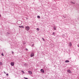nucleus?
I'll use <instances>...</instances> for the list:
<instances>
[{
    "mask_svg": "<svg viewBox=\"0 0 79 79\" xmlns=\"http://www.w3.org/2000/svg\"><path fill=\"white\" fill-rule=\"evenodd\" d=\"M25 28L27 31H29L30 29V27L28 26L25 27Z\"/></svg>",
    "mask_w": 79,
    "mask_h": 79,
    "instance_id": "f257e3e1",
    "label": "nucleus"
},
{
    "mask_svg": "<svg viewBox=\"0 0 79 79\" xmlns=\"http://www.w3.org/2000/svg\"><path fill=\"white\" fill-rule=\"evenodd\" d=\"M14 64H15L14 62H11L10 63V64H11V66H14Z\"/></svg>",
    "mask_w": 79,
    "mask_h": 79,
    "instance_id": "f03ea898",
    "label": "nucleus"
},
{
    "mask_svg": "<svg viewBox=\"0 0 79 79\" xmlns=\"http://www.w3.org/2000/svg\"><path fill=\"white\" fill-rule=\"evenodd\" d=\"M34 56V53H31V57H32Z\"/></svg>",
    "mask_w": 79,
    "mask_h": 79,
    "instance_id": "7ed1b4c3",
    "label": "nucleus"
},
{
    "mask_svg": "<svg viewBox=\"0 0 79 79\" xmlns=\"http://www.w3.org/2000/svg\"><path fill=\"white\" fill-rule=\"evenodd\" d=\"M40 71H41V72H42V73H45V72H44V70L42 69H41Z\"/></svg>",
    "mask_w": 79,
    "mask_h": 79,
    "instance_id": "20e7f679",
    "label": "nucleus"
},
{
    "mask_svg": "<svg viewBox=\"0 0 79 79\" xmlns=\"http://www.w3.org/2000/svg\"><path fill=\"white\" fill-rule=\"evenodd\" d=\"M67 72L69 73H72V72L71 71L69 70H67Z\"/></svg>",
    "mask_w": 79,
    "mask_h": 79,
    "instance_id": "39448f33",
    "label": "nucleus"
},
{
    "mask_svg": "<svg viewBox=\"0 0 79 79\" xmlns=\"http://www.w3.org/2000/svg\"><path fill=\"white\" fill-rule=\"evenodd\" d=\"M69 47H71V46H72V44L71 42H70L69 43Z\"/></svg>",
    "mask_w": 79,
    "mask_h": 79,
    "instance_id": "423d86ee",
    "label": "nucleus"
},
{
    "mask_svg": "<svg viewBox=\"0 0 79 79\" xmlns=\"http://www.w3.org/2000/svg\"><path fill=\"white\" fill-rule=\"evenodd\" d=\"M28 73L30 74H32V73L31 71H28Z\"/></svg>",
    "mask_w": 79,
    "mask_h": 79,
    "instance_id": "0eeeda50",
    "label": "nucleus"
},
{
    "mask_svg": "<svg viewBox=\"0 0 79 79\" xmlns=\"http://www.w3.org/2000/svg\"><path fill=\"white\" fill-rule=\"evenodd\" d=\"M65 63H69V61L67 60L65 61Z\"/></svg>",
    "mask_w": 79,
    "mask_h": 79,
    "instance_id": "6e6552de",
    "label": "nucleus"
},
{
    "mask_svg": "<svg viewBox=\"0 0 79 79\" xmlns=\"http://www.w3.org/2000/svg\"><path fill=\"white\" fill-rule=\"evenodd\" d=\"M19 27H22V28H24V26H19Z\"/></svg>",
    "mask_w": 79,
    "mask_h": 79,
    "instance_id": "1a4fd4ad",
    "label": "nucleus"
},
{
    "mask_svg": "<svg viewBox=\"0 0 79 79\" xmlns=\"http://www.w3.org/2000/svg\"><path fill=\"white\" fill-rule=\"evenodd\" d=\"M37 18H40V16H38Z\"/></svg>",
    "mask_w": 79,
    "mask_h": 79,
    "instance_id": "9d476101",
    "label": "nucleus"
},
{
    "mask_svg": "<svg viewBox=\"0 0 79 79\" xmlns=\"http://www.w3.org/2000/svg\"><path fill=\"white\" fill-rule=\"evenodd\" d=\"M22 71V72H22L23 73V74H24L25 73H24V71L22 70V71Z\"/></svg>",
    "mask_w": 79,
    "mask_h": 79,
    "instance_id": "9b49d317",
    "label": "nucleus"
},
{
    "mask_svg": "<svg viewBox=\"0 0 79 79\" xmlns=\"http://www.w3.org/2000/svg\"><path fill=\"white\" fill-rule=\"evenodd\" d=\"M37 31H39V28H37Z\"/></svg>",
    "mask_w": 79,
    "mask_h": 79,
    "instance_id": "f8f14e48",
    "label": "nucleus"
},
{
    "mask_svg": "<svg viewBox=\"0 0 79 79\" xmlns=\"http://www.w3.org/2000/svg\"><path fill=\"white\" fill-rule=\"evenodd\" d=\"M0 65H2V62H0Z\"/></svg>",
    "mask_w": 79,
    "mask_h": 79,
    "instance_id": "ddd939ff",
    "label": "nucleus"
},
{
    "mask_svg": "<svg viewBox=\"0 0 79 79\" xmlns=\"http://www.w3.org/2000/svg\"><path fill=\"white\" fill-rule=\"evenodd\" d=\"M54 30H56V28L54 27Z\"/></svg>",
    "mask_w": 79,
    "mask_h": 79,
    "instance_id": "4468645a",
    "label": "nucleus"
},
{
    "mask_svg": "<svg viewBox=\"0 0 79 79\" xmlns=\"http://www.w3.org/2000/svg\"><path fill=\"white\" fill-rule=\"evenodd\" d=\"M1 55L2 56H4V55H3V53H2V54H1Z\"/></svg>",
    "mask_w": 79,
    "mask_h": 79,
    "instance_id": "2eb2a0df",
    "label": "nucleus"
},
{
    "mask_svg": "<svg viewBox=\"0 0 79 79\" xmlns=\"http://www.w3.org/2000/svg\"><path fill=\"white\" fill-rule=\"evenodd\" d=\"M52 35H55V32H53L52 34Z\"/></svg>",
    "mask_w": 79,
    "mask_h": 79,
    "instance_id": "dca6fc26",
    "label": "nucleus"
},
{
    "mask_svg": "<svg viewBox=\"0 0 79 79\" xmlns=\"http://www.w3.org/2000/svg\"><path fill=\"white\" fill-rule=\"evenodd\" d=\"M24 79H28V78H26L25 77H24Z\"/></svg>",
    "mask_w": 79,
    "mask_h": 79,
    "instance_id": "f3484780",
    "label": "nucleus"
},
{
    "mask_svg": "<svg viewBox=\"0 0 79 79\" xmlns=\"http://www.w3.org/2000/svg\"><path fill=\"white\" fill-rule=\"evenodd\" d=\"M42 39L44 41H45V40L44 39V38H43Z\"/></svg>",
    "mask_w": 79,
    "mask_h": 79,
    "instance_id": "a211bd4d",
    "label": "nucleus"
},
{
    "mask_svg": "<svg viewBox=\"0 0 79 79\" xmlns=\"http://www.w3.org/2000/svg\"><path fill=\"white\" fill-rule=\"evenodd\" d=\"M72 3H73L74 4H75V3L74 2H72Z\"/></svg>",
    "mask_w": 79,
    "mask_h": 79,
    "instance_id": "6ab92c4d",
    "label": "nucleus"
},
{
    "mask_svg": "<svg viewBox=\"0 0 79 79\" xmlns=\"http://www.w3.org/2000/svg\"><path fill=\"white\" fill-rule=\"evenodd\" d=\"M34 44L32 45V47H34Z\"/></svg>",
    "mask_w": 79,
    "mask_h": 79,
    "instance_id": "aec40b11",
    "label": "nucleus"
},
{
    "mask_svg": "<svg viewBox=\"0 0 79 79\" xmlns=\"http://www.w3.org/2000/svg\"><path fill=\"white\" fill-rule=\"evenodd\" d=\"M25 50H26V51L27 50V48L25 49Z\"/></svg>",
    "mask_w": 79,
    "mask_h": 79,
    "instance_id": "412c9836",
    "label": "nucleus"
},
{
    "mask_svg": "<svg viewBox=\"0 0 79 79\" xmlns=\"http://www.w3.org/2000/svg\"><path fill=\"white\" fill-rule=\"evenodd\" d=\"M6 76H8V74H6Z\"/></svg>",
    "mask_w": 79,
    "mask_h": 79,
    "instance_id": "4be33fe9",
    "label": "nucleus"
},
{
    "mask_svg": "<svg viewBox=\"0 0 79 79\" xmlns=\"http://www.w3.org/2000/svg\"><path fill=\"white\" fill-rule=\"evenodd\" d=\"M0 17H1V15L0 14Z\"/></svg>",
    "mask_w": 79,
    "mask_h": 79,
    "instance_id": "5701e85b",
    "label": "nucleus"
},
{
    "mask_svg": "<svg viewBox=\"0 0 79 79\" xmlns=\"http://www.w3.org/2000/svg\"><path fill=\"white\" fill-rule=\"evenodd\" d=\"M78 46V47H79V46Z\"/></svg>",
    "mask_w": 79,
    "mask_h": 79,
    "instance_id": "b1692460",
    "label": "nucleus"
}]
</instances>
